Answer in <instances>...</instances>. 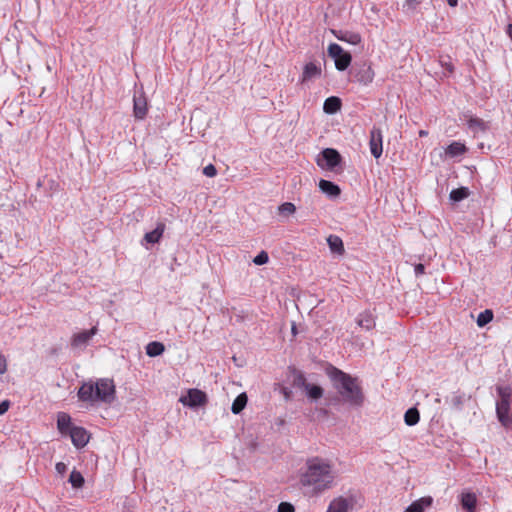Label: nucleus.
Wrapping results in <instances>:
<instances>
[{"instance_id":"f257e3e1","label":"nucleus","mask_w":512,"mask_h":512,"mask_svg":"<svg viewBox=\"0 0 512 512\" xmlns=\"http://www.w3.org/2000/svg\"><path fill=\"white\" fill-rule=\"evenodd\" d=\"M336 471L331 460L320 456L306 460L305 470L300 474L302 486L312 488L314 494H321L335 484Z\"/></svg>"},{"instance_id":"f03ea898","label":"nucleus","mask_w":512,"mask_h":512,"mask_svg":"<svg viewBox=\"0 0 512 512\" xmlns=\"http://www.w3.org/2000/svg\"><path fill=\"white\" fill-rule=\"evenodd\" d=\"M327 375L344 402L352 406H361L364 403V394L356 377L334 366L327 369Z\"/></svg>"},{"instance_id":"7ed1b4c3","label":"nucleus","mask_w":512,"mask_h":512,"mask_svg":"<svg viewBox=\"0 0 512 512\" xmlns=\"http://www.w3.org/2000/svg\"><path fill=\"white\" fill-rule=\"evenodd\" d=\"M116 388L114 381L109 378H100L95 382L89 380L80 386L77 396L82 402L90 405L108 403L114 401Z\"/></svg>"},{"instance_id":"20e7f679","label":"nucleus","mask_w":512,"mask_h":512,"mask_svg":"<svg viewBox=\"0 0 512 512\" xmlns=\"http://www.w3.org/2000/svg\"><path fill=\"white\" fill-rule=\"evenodd\" d=\"M498 401L496 414L499 422L507 429L512 428V413L510 412L512 388L508 385L497 386Z\"/></svg>"},{"instance_id":"39448f33","label":"nucleus","mask_w":512,"mask_h":512,"mask_svg":"<svg viewBox=\"0 0 512 512\" xmlns=\"http://www.w3.org/2000/svg\"><path fill=\"white\" fill-rule=\"evenodd\" d=\"M327 51L328 55L334 60L337 70L344 71L350 66L352 56L349 52L344 51L339 44H329Z\"/></svg>"},{"instance_id":"423d86ee","label":"nucleus","mask_w":512,"mask_h":512,"mask_svg":"<svg viewBox=\"0 0 512 512\" xmlns=\"http://www.w3.org/2000/svg\"><path fill=\"white\" fill-rule=\"evenodd\" d=\"M341 160L342 157L336 149L325 148L320 153L316 162L317 165L323 169L334 170V168L341 163Z\"/></svg>"},{"instance_id":"0eeeda50","label":"nucleus","mask_w":512,"mask_h":512,"mask_svg":"<svg viewBox=\"0 0 512 512\" xmlns=\"http://www.w3.org/2000/svg\"><path fill=\"white\" fill-rule=\"evenodd\" d=\"M180 402L189 407L203 406L207 403V395L199 389L192 388L186 396L180 398Z\"/></svg>"},{"instance_id":"6e6552de","label":"nucleus","mask_w":512,"mask_h":512,"mask_svg":"<svg viewBox=\"0 0 512 512\" xmlns=\"http://www.w3.org/2000/svg\"><path fill=\"white\" fill-rule=\"evenodd\" d=\"M369 147L371 154L380 158L383 153V135L380 128L374 126L370 131Z\"/></svg>"},{"instance_id":"1a4fd4ad","label":"nucleus","mask_w":512,"mask_h":512,"mask_svg":"<svg viewBox=\"0 0 512 512\" xmlns=\"http://www.w3.org/2000/svg\"><path fill=\"white\" fill-rule=\"evenodd\" d=\"M69 435L76 448L85 447L90 438L88 432L84 428L78 426H73L69 431Z\"/></svg>"},{"instance_id":"9d476101","label":"nucleus","mask_w":512,"mask_h":512,"mask_svg":"<svg viewBox=\"0 0 512 512\" xmlns=\"http://www.w3.org/2000/svg\"><path fill=\"white\" fill-rule=\"evenodd\" d=\"M97 331V327H92L89 330L75 333L71 338V346L73 348L85 347Z\"/></svg>"},{"instance_id":"9b49d317","label":"nucleus","mask_w":512,"mask_h":512,"mask_svg":"<svg viewBox=\"0 0 512 512\" xmlns=\"http://www.w3.org/2000/svg\"><path fill=\"white\" fill-rule=\"evenodd\" d=\"M133 103L134 117L138 120L144 119L148 112V104L145 95L143 93L134 95Z\"/></svg>"},{"instance_id":"f8f14e48","label":"nucleus","mask_w":512,"mask_h":512,"mask_svg":"<svg viewBox=\"0 0 512 512\" xmlns=\"http://www.w3.org/2000/svg\"><path fill=\"white\" fill-rule=\"evenodd\" d=\"M332 34L340 41L349 43L351 45H359L362 42V37L359 33L348 30H331Z\"/></svg>"},{"instance_id":"ddd939ff","label":"nucleus","mask_w":512,"mask_h":512,"mask_svg":"<svg viewBox=\"0 0 512 512\" xmlns=\"http://www.w3.org/2000/svg\"><path fill=\"white\" fill-rule=\"evenodd\" d=\"M296 383L302 385L306 390L307 394L311 399H319L323 395V389L318 385H311L306 382L303 374H299L296 378Z\"/></svg>"},{"instance_id":"4468645a","label":"nucleus","mask_w":512,"mask_h":512,"mask_svg":"<svg viewBox=\"0 0 512 512\" xmlns=\"http://www.w3.org/2000/svg\"><path fill=\"white\" fill-rule=\"evenodd\" d=\"M321 67L314 62L307 63L304 68L300 78L301 83H305L310 81L313 78L319 77L321 75Z\"/></svg>"},{"instance_id":"2eb2a0df","label":"nucleus","mask_w":512,"mask_h":512,"mask_svg":"<svg viewBox=\"0 0 512 512\" xmlns=\"http://www.w3.org/2000/svg\"><path fill=\"white\" fill-rule=\"evenodd\" d=\"M375 77V72L371 65H363L361 69H359L356 74L355 78L357 82L368 85L373 82Z\"/></svg>"},{"instance_id":"dca6fc26","label":"nucleus","mask_w":512,"mask_h":512,"mask_svg":"<svg viewBox=\"0 0 512 512\" xmlns=\"http://www.w3.org/2000/svg\"><path fill=\"white\" fill-rule=\"evenodd\" d=\"M349 508V501L340 496L331 501L326 512H348Z\"/></svg>"},{"instance_id":"f3484780","label":"nucleus","mask_w":512,"mask_h":512,"mask_svg":"<svg viewBox=\"0 0 512 512\" xmlns=\"http://www.w3.org/2000/svg\"><path fill=\"white\" fill-rule=\"evenodd\" d=\"M357 324L366 329L372 330L375 327V318L370 311H364L357 316Z\"/></svg>"},{"instance_id":"a211bd4d","label":"nucleus","mask_w":512,"mask_h":512,"mask_svg":"<svg viewBox=\"0 0 512 512\" xmlns=\"http://www.w3.org/2000/svg\"><path fill=\"white\" fill-rule=\"evenodd\" d=\"M164 231L165 224L163 222H159L153 231H150L144 235V240L150 244L158 243L161 240Z\"/></svg>"},{"instance_id":"6ab92c4d","label":"nucleus","mask_w":512,"mask_h":512,"mask_svg":"<svg viewBox=\"0 0 512 512\" xmlns=\"http://www.w3.org/2000/svg\"><path fill=\"white\" fill-rule=\"evenodd\" d=\"M461 505L467 512H475L477 498L474 493L466 492L461 494Z\"/></svg>"},{"instance_id":"aec40b11","label":"nucleus","mask_w":512,"mask_h":512,"mask_svg":"<svg viewBox=\"0 0 512 512\" xmlns=\"http://www.w3.org/2000/svg\"><path fill=\"white\" fill-rule=\"evenodd\" d=\"M432 502L433 500L431 497H422L411 503L405 512H424V509L430 507Z\"/></svg>"},{"instance_id":"412c9836","label":"nucleus","mask_w":512,"mask_h":512,"mask_svg":"<svg viewBox=\"0 0 512 512\" xmlns=\"http://www.w3.org/2000/svg\"><path fill=\"white\" fill-rule=\"evenodd\" d=\"M319 189L323 193H325L331 197H338L341 193V190L338 185L334 184L331 181L323 180V179L319 181Z\"/></svg>"},{"instance_id":"4be33fe9","label":"nucleus","mask_w":512,"mask_h":512,"mask_svg":"<svg viewBox=\"0 0 512 512\" xmlns=\"http://www.w3.org/2000/svg\"><path fill=\"white\" fill-rule=\"evenodd\" d=\"M73 426H71V417L65 413L60 412L57 415V428L61 434H67L69 433L70 429Z\"/></svg>"},{"instance_id":"5701e85b","label":"nucleus","mask_w":512,"mask_h":512,"mask_svg":"<svg viewBox=\"0 0 512 512\" xmlns=\"http://www.w3.org/2000/svg\"><path fill=\"white\" fill-rule=\"evenodd\" d=\"M327 243L330 248V250L333 253H336L338 255H343L345 253V248L342 239L337 235H330L327 238Z\"/></svg>"},{"instance_id":"b1692460","label":"nucleus","mask_w":512,"mask_h":512,"mask_svg":"<svg viewBox=\"0 0 512 512\" xmlns=\"http://www.w3.org/2000/svg\"><path fill=\"white\" fill-rule=\"evenodd\" d=\"M341 100L336 96L327 98L324 102L323 109L328 114H334L341 109Z\"/></svg>"},{"instance_id":"393cba45","label":"nucleus","mask_w":512,"mask_h":512,"mask_svg":"<svg viewBox=\"0 0 512 512\" xmlns=\"http://www.w3.org/2000/svg\"><path fill=\"white\" fill-rule=\"evenodd\" d=\"M420 420V413L417 408H409L404 415L405 424L408 426L416 425Z\"/></svg>"},{"instance_id":"a878e982","label":"nucleus","mask_w":512,"mask_h":512,"mask_svg":"<svg viewBox=\"0 0 512 512\" xmlns=\"http://www.w3.org/2000/svg\"><path fill=\"white\" fill-rule=\"evenodd\" d=\"M165 350L164 345L161 342L153 341L146 346V354L150 357H156L161 355Z\"/></svg>"},{"instance_id":"bb28decb","label":"nucleus","mask_w":512,"mask_h":512,"mask_svg":"<svg viewBox=\"0 0 512 512\" xmlns=\"http://www.w3.org/2000/svg\"><path fill=\"white\" fill-rule=\"evenodd\" d=\"M247 404V395L242 393L236 397V399L232 403L231 410L234 414L240 413Z\"/></svg>"},{"instance_id":"cd10ccee","label":"nucleus","mask_w":512,"mask_h":512,"mask_svg":"<svg viewBox=\"0 0 512 512\" xmlns=\"http://www.w3.org/2000/svg\"><path fill=\"white\" fill-rule=\"evenodd\" d=\"M469 196V189L467 187H460L453 189L450 192V199L459 202Z\"/></svg>"},{"instance_id":"c85d7f7f","label":"nucleus","mask_w":512,"mask_h":512,"mask_svg":"<svg viewBox=\"0 0 512 512\" xmlns=\"http://www.w3.org/2000/svg\"><path fill=\"white\" fill-rule=\"evenodd\" d=\"M493 320V312L490 309H486L483 312H481L477 317V325L479 327H484L488 323H490Z\"/></svg>"},{"instance_id":"c756f323","label":"nucleus","mask_w":512,"mask_h":512,"mask_svg":"<svg viewBox=\"0 0 512 512\" xmlns=\"http://www.w3.org/2000/svg\"><path fill=\"white\" fill-rule=\"evenodd\" d=\"M464 152H465V146L459 142L451 143L446 149V153L450 156H457Z\"/></svg>"},{"instance_id":"7c9ffc66","label":"nucleus","mask_w":512,"mask_h":512,"mask_svg":"<svg viewBox=\"0 0 512 512\" xmlns=\"http://www.w3.org/2000/svg\"><path fill=\"white\" fill-rule=\"evenodd\" d=\"M69 482L75 488H80L84 484V478L80 472L72 471L69 477Z\"/></svg>"},{"instance_id":"2f4dec72","label":"nucleus","mask_w":512,"mask_h":512,"mask_svg":"<svg viewBox=\"0 0 512 512\" xmlns=\"http://www.w3.org/2000/svg\"><path fill=\"white\" fill-rule=\"evenodd\" d=\"M278 210H279V213H281V214L291 215V214L295 213L296 207L291 202H285L279 206Z\"/></svg>"},{"instance_id":"473e14b6","label":"nucleus","mask_w":512,"mask_h":512,"mask_svg":"<svg viewBox=\"0 0 512 512\" xmlns=\"http://www.w3.org/2000/svg\"><path fill=\"white\" fill-rule=\"evenodd\" d=\"M269 261V256L266 251H261L254 259L256 265H264Z\"/></svg>"},{"instance_id":"72a5a7b5","label":"nucleus","mask_w":512,"mask_h":512,"mask_svg":"<svg viewBox=\"0 0 512 512\" xmlns=\"http://www.w3.org/2000/svg\"><path fill=\"white\" fill-rule=\"evenodd\" d=\"M451 403L454 408L461 409L463 403H464V395L462 394H456L452 397Z\"/></svg>"},{"instance_id":"f704fd0d","label":"nucleus","mask_w":512,"mask_h":512,"mask_svg":"<svg viewBox=\"0 0 512 512\" xmlns=\"http://www.w3.org/2000/svg\"><path fill=\"white\" fill-rule=\"evenodd\" d=\"M294 506L291 503L288 502H281L278 505L277 512H294Z\"/></svg>"},{"instance_id":"c9c22d12","label":"nucleus","mask_w":512,"mask_h":512,"mask_svg":"<svg viewBox=\"0 0 512 512\" xmlns=\"http://www.w3.org/2000/svg\"><path fill=\"white\" fill-rule=\"evenodd\" d=\"M203 173L207 177H214L217 174V170H216V168H215V166L213 164H209V165L204 167Z\"/></svg>"},{"instance_id":"e433bc0d","label":"nucleus","mask_w":512,"mask_h":512,"mask_svg":"<svg viewBox=\"0 0 512 512\" xmlns=\"http://www.w3.org/2000/svg\"><path fill=\"white\" fill-rule=\"evenodd\" d=\"M7 370V361L4 355L0 353V374H4Z\"/></svg>"},{"instance_id":"4c0bfd02","label":"nucleus","mask_w":512,"mask_h":512,"mask_svg":"<svg viewBox=\"0 0 512 512\" xmlns=\"http://www.w3.org/2000/svg\"><path fill=\"white\" fill-rule=\"evenodd\" d=\"M10 407V402L8 400L2 401L0 403V415L5 414Z\"/></svg>"},{"instance_id":"58836bf2","label":"nucleus","mask_w":512,"mask_h":512,"mask_svg":"<svg viewBox=\"0 0 512 512\" xmlns=\"http://www.w3.org/2000/svg\"><path fill=\"white\" fill-rule=\"evenodd\" d=\"M55 469H56V471H57L59 474H64V473L66 472V470H67V466H66V464H65V463H63V462H58V463H56V465H55Z\"/></svg>"},{"instance_id":"ea45409f","label":"nucleus","mask_w":512,"mask_h":512,"mask_svg":"<svg viewBox=\"0 0 512 512\" xmlns=\"http://www.w3.org/2000/svg\"><path fill=\"white\" fill-rule=\"evenodd\" d=\"M414 271H415L416 276L423 275L425 273V266L421 263L416 264L414 267Z\"/></svg>"},{"instance_id":"a19ab883","label":"nucleus","mask_w":512,"mask_h":512,"mask_svg":"<svg viewBox=\"0 0 512 512\" xmlns=\"http://www.w3.org/2000/svg\"><path fill=\"white\" fill-rule=\"evenodd\" d=\"M469 125L470 127H473V126H482L483 125V122L480 120V119H470L469 120Z\"/></svg>"},{"instance_id":"79ce46f5","label":"nucleus","mask_w":512,"mask_h":512,"mask_svg":"<svg viewBox=\"0 0 512 512\" xmlns=\"http://www.w3.org/2000/svg\"><path fill=\"white\" fill-rule=\"evenodd\" d=\"M506 33L509 36V38L511 39V41H512V24H508L507 25Z\"/></svg>"},{"instance_id":"37998d69","label":"nucleus","mask_w":512,"mask_h":512,"mask_svg":"<svg viewBox=\"0 0 512 512\" xmlns=\"http://www.w3.org/2000/svg\"><path fill=\"white\" fill-rule=\"evenodd\" d=\"M427 135H428V131H426V130H420L419 131V136L420 137H426Z\"/></svg>"},{"instance_id":"c03bdc74","label":"nucleus","mask_w":512,"mask_h":512,"mask_svg":"<svg viewBox=\"0 0 512 512\" xmlns=\"http://www.w3.org/2000/svg\"><path fill=\"white\" fill-rule=\"evenodd\" d=\"M443 66H445L449 71H453L454 67L451 63L449 64H442Z\"/></svg>"},{"instance_id":"a18cd8bd","label":"nucleus","mask_w":512,"mask_h":512,"mask_svg":"<svg viewBox=\"0 0 512 512\" xmlns=\"http://www.w3.org/2000/svg\"><path fill=\"white\" fill-rule=\"evenodd\" d=\"M448 4L450 6H456L457 5V0H448Z\"/></svg>"}]
</instances>
